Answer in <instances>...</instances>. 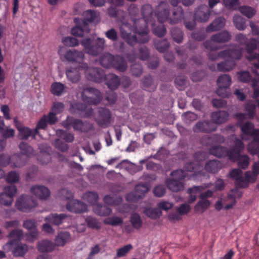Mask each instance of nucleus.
Instances as JSON below:
<instances>
[{
	"label": "nucleus",
	"instance_id": "nucleus-1",
	"mask_svg": "<svg viewBox=\"0 0 259 259\" xmlns=\"http://www.w3.org/2000/svg\"><path fill=\"white\" fill-rule=\"evenodd\" d=\"M143 18L135 19L134 21L135 33L138 35L137 37L135 34H132L124 27H128L127 25H123L120 28V35L122 38L128 45L134 46L137 42L145 44L149 40L148 24L151 22L153 17V9L149 4L143 5L141 8Z\"/></svg>",
	"mask_w": 259,
	"mask_h": 259
},
{
	"label": "nucleus",
	"instance_id": "nucleus-2",
	"mask_svg": "<svg viewBox=\"0 0 259 259\" xmlns=\"http://www.w3.org/2000/svg\"><path fill=\"white\" fill-rule=\"evenodd\" d=\"M225 56L227 59L218 64V69L220 71H229L235 66V60L241 58L242 51L239 47L233 46L229 49L221 51V54Z\"/></svg>",
	"mask_w": 259,
	"mask_h": 259
},
{
	"label": "nucleus",
	"instance_id": "nucleus-3",
	"mask_svg": "<svg viewBox=\"0 0 259 259\" xmlns=\"http://www.w3.org/2000/svg\"><path fill=\"white\" fill-rule=\"evenodd\" d=\"M105 44V39L100 37L96 39L87 38L81 41L85 53L93 56H97L102 52Z\"/></svg>",
	"mask_w": 259,
	"mask_h": 259
},
{
	"label": "nucleus",
	"instance_id": "nucleus-4",
	"mask_svg": "<svg viewBox=\"0 0 259 259\" xmlns=\"http://www.w3.org/2000/svg\"><path fill=\"white\" fill-rule=\"evenodd\" d=\"M19 148L21 154H14L13 159H16L12 166L14 167H20L24 165L27 162V157H30L35 154V152L32 147L24 142H21L19 144Z\"/></svg>",
	"mask_w": 259,
	"mask_h": 259
},
{
	"label": "nucleus",
	"instance_id": "nucleus-5",
	"mask_svg": "<svg viewBox=\"0 0 259 259\" xmlns=\"http://www.w3.org/2000/svg\"><path fill=\"white\" fill-rule=\"evenodd\" d=\"M62 124L67 129L73 127L74 131L82 133H87L92 128V126L89 122H83L80 119L70 116H68L66 119L62 121Z\"/></svg>",
	"mask_w": 259,
	"mask_h": 259
},
{
	"label": "nucleus",
	"instance_id": "nucleus-6",
	"mask_svg": "<svg viewBox=\"0 0 259 259\" xmlns=\"http://www.w3.org/2000/svg\"><path fill=\"white\" fill-rule=\"evenodd\" d=\"M81 95L82 101L90 105H96L102 99V95L100 91L92 87L83 88Z\"/></svg>",
	"mask_w": 259,
	"mask_h": 259
},
{
	"label": "nucleus",
	"instance_id": "nucleus-7",
	"mask_svg": "<svg viewBox=\"0 0 259 259\" xmlns=\"http://www.w3.org/2000/svg\"><path fill=\"white\" fill-rule=\"evenodd\" d=\"M230 33L226 31L223 30L211 36L210 40H207L203 43L204 47L208 50H218V46L214 44L217 43H223L229 41L231 39Z\"/></svg>",
	"mask_w": 259,
	"mask_h": 259
},
{
	"label": "nucleus",
	"instance_id": "nucleus-8",
	"mask_svg": "<svg viewBox=\"0 0 259 259\" xmlns=\"http://www.w3.org/2000/svg\"><path fill=\"white\" fill-rule=\"evenodd\" d=\"M80 67L84 71L85 76L89 80L100 83L105 78L106 74L100 68L89 67L87 63H82Z\"/></svg>",
	"mask_w": 259,
	"mask_h": 259
},
{
	"label": "nucleus",
	"instance_id": "nucleus-9",
	"mask_svg": "<svg viewBox=\"0 0 259 259\" xmlns=\"http://www.w3.org/2000/svg\"><path fill=\"white\" fill-rule=\"evenodd\" d=\"M95 120L99 126L106 128L110 125L112 120V113L109 109L105 107L99 108Z\"/></svg>",
	"mask_w": 259,
	"mask_h": 259
},
{
	"label": "nucleus",
	"instance_id": "nucleus-10",
	"mask_svg": "<svg viewBox=\"0 0 259 259\" xmlns=\"http://www.w3.org/2000/svg\"><path fill=\"white\" fill-rule=\"evenodd\" d=\"M36 205V201L32 197L28 195H21L16 202L17 208L25 212L30 211Z\"/></svg>",
	"mask_w": 259,
	"mask_h": 259
},
{
	"label": "nucleus",
	"instance_id": "nucleus-11",
	"mask_svg": "<svg viewBox=\"0 0 259 259\" xmlns=\"http://www.w3.org/2000/svg\"><path fill=\"white\" fill-rule=\"evenodd\" d=\"M17 191V188L14 185L5 187L4 192L0 194V204L5 206L11 205Z\"/></svg>",
	"mask_w": 259,
	"mask_h": 259
},
{
	"label": "nucleus",
	"instance_id": "nucleus-12",
	"mask_svg": "<svg viewBox=\"0 0 259 259\" xmlns=\"http://www.w3.org/2000/svg\"><path fill=\"white\" fill-rule=\"evenodd\" d=\"M149 190V186L147 183L138 184L135 186V191L128 193L126 197L127 201L135 202L142 198Z\"/></svg>",
	"mask_w": 259,
	"mask_h": 259
},
{
	"label": "nucleus",
	"instance_id": "nucleus-13",
	"mask_svg": "<svg viewBox=\"0 0 259 259\" xmlns=\"http://www.w3.org/2000/svg\"><path fill=\"white\" fill-rule=\"evenodd\" d=\"M244 149V144L241 140L235 138L234 145L229 149H227L226 156L232 161H236L241 155V152Z\"/></svg>",
	"mask_w": 259,
	"mask_h": 259
},
{
	"label": "nucleus",
	"instance_id": "nucleus-14",
	"mask_svg": "<svg viewBox=\"0 0 259 259\" xmlns=\"http://www.w3.org/2000/svg\"><path fill=\"white\" fill-rule=\"evenodd\" d=\"M57 121V117L55 116V114L53 112H50L48 115H44L37 122L36 128L34 129V134L38 135L39 133L38 130L45 129L48 124H54Z\"/></svg>",
	"mask_w": 259,
	"mask_h": 259
},
{
	"label": "nucleus",
	"instance_id": "nucleus-15",
	"mask_svg": "<svg viewBox=\"0 0 259 259\" xmlns=\"http://www.w3.org/2000/svg\"><path fill=\"white\" fill-rule=\"evenodd\" d=\"M66 60L72 62L77 63L78 65H81L82 63H84L83 60L84 59V54L82 51H77L75 49L69 50L66 51L64 55Z\"/></svg>",
	"mask_w": 259,
	"mask_h": 259
},
{
	"label": "nucleus",
	"instance_id": "nucleus-16",
	"mask_svg": "<svg viewBox=\"0 0 259 259\" xmlns=\"http://www.w3.org/2000/svg\"><path fill=\"white\" fill-rule=\"evenodd\" d=\"M155 14L160 23H163L166 21L169 16L168 4L164 2H160L156 8Z\"/></svg>",
	"mask_w": 259,
	"mask_h": 259
},
{
	"label": "nucleus",
	"instance_id": "nucleus-17",
	"mask_svg": "<svg viewBox=\"0 0 259 259\" xmlns=\"http://www.w3.org/2000/svg\"><path fill=\"white\" fill-rule=\"evenodd\" d=\"M217 126L210 121H199L193 126V130L195 133H208L215 131Z\"/></svg>",
	"mask_w": 259,
	"mask_h": 259
},
{
	"label": "nucleus",
	"instance_id": "nucleus-18",
	"mask_svg": "<svg viewBox=\"0 0 259 259\" xmlns=\"http://www.w3.org/2000/svg\"><path fill=\"white\" fill-rule=\"evenodd\" d=\"M66 209L71 212L76 213L84 212L87 210V205L83 202L77 200H70L66 204Z\"/></svg>",
	"mask_w": 259,
	"mask_h": 259
},
{
	"label": "nucleus",
	"instance_id": "nucleus-19",
	"mask_svg": "<svg viewBox=\"0 0 259 259\" xmlns=\"http://www.w3.org/2000/svg\"><path fill=\"white\" fill-rule=\"evenodd\" d=\"M14 122L16 128L19 131L21 139L27 140L30 137L34 138L35 136L37 135V134H34V129L31 130L29 127L21 126L16 117L14 118Z\"/></svg>",
	"mask_w": 259,
	"mask_h": 259
},
{
	"label": "nucleus",
	"instance_id": "nucleus-20",
	"mask_svg": "<svg viewBox=\"0 0 259 259\" xmlns=\"http://www.w3.org/2000/svg\"><path fill=\"white\" fill-rule=\"evenodd\" d=\"M5 249L11 250L15 256H23L28 251V246L26 244L20 242L16 244L12 245L11 246H4Z\"/></svg>",
	"mask_w": 259,
	"mask_h": 259
},
{
	"label": "nucleus",
	"instance_id": "nucleus-21",
	"mask_svg": "<svg viewBox=\"0 0 259 259\" xmlns=\"http://www.w3.org/2000/svg\"><path fill=\"white\" fill-rule=\"evenodd\" d=\"M210 14V11L206 6H201L196 10L194 15V18L199 22H206L209 19Z\"/></svg>",
	"mask_w": 259,
	"mask_h": 259
},
{
	"label": "nucleus",
	"instance_id": "nucleus-22",
	"mask_svg": "<svg viewBox=\"0 0 259 259\" xmlns=\"http://www.w3.org/2000/svg\"><path fill=\"white\" fill-rule=\"evenodd\" d=\"M30 192L40 199H46L50 195V190L46 187L41 185L32 186Z\"/></svg>",
	"mask_w": 259,
	"mask_h": 259
},
{
	"label": "nucleus",
	"instance_id": "nucleus-23",
	"mask_svg": "<svg viewBox=\"0 0 259 259\" xmlns=\"http://www.w3.org/2000/svg\"><path fill=\"white\" fill-rule=\"evenodd\" d=\"M7 237L10 240L5 244V246H11L20 242L23 237V232L21 229H14L9 233Z\"/></svg>",
	"mask_w": 259,
	"mask_h": 259
},
{
	"label": "nucleus",
	"instance_id": "nucleus-24",
	"mask_svg": "<svg viewBox=\"0 0 259 259\" xmlns=\"http://www.w3.org/2000/svg\"><path fill=\"white\" fill-rule=\"evenodd\" d=\"M81 70L83 69L80 67V65L76 67H70L66 71V75L67 79L72 83H76L79 81L80 78Z\"/></svg>",
	"mask_w": 259,
	"mask_h": 259
},
{
	"label": "nucleus",
	"instance_id": "nucleus-25",
	"mask_svg": "<svg viewBox=\"0 0 259 259\" xmlns=\"http://www.w3.org/2000/svg\"><path fill=\"white\" fill-rule=\"evenodd\" d=\"M229 113L225 111H215L210 115L211 122L214 124H220L227 121Z\"/></svg>",
	"mask_w": 259,
	"mask_h": 259
},
{
	"label": "nucleus",
	"instance_id": "nucleus-26",
	"mask_svg": "<svg viewBox=\"0 0 259 259\" xmlns=\"http://www.w3.org/2000/svg\"><path fill=\"white\" fill-rule=\"evenodd\" d=\"M111 67L114 68L119 72H123L127 68V62L122 56L116 55L114 56Z\"/></svg>",
	"mask_w": 259,
	"mask_h": 259
},
{
	"label": "nucleus",
	"instance_id": "nucleus-27",
	"mask_svg": "<svg viewBox=\"0 0 259 259\" xmlns=\"http://www.w3.org/2000/svg\"><path fill=\"white\" fill-rule=\"evenodd\" d=\"M103 80H105L108 87L112 90H116L120 82L119 77L113 73L106 74Z\"/></svg>",
	"mask_w": 259,
	"mask_h": 259
},
{
	"label": "nucleus",
	"instance_id": "nucleus-28",
	"mask_svg": "<svg viewBox=\"0 0 259 259\" xmlns=\"http://www.w3.org/2000/svg\"><path fill=\"white\" fill-rule=\"evenodd\" d=\"M165 184L168 189L172 192H177L183 190L184 185L183 183L174 179H167Z\"/></svg>",
	"mask_w": 259,
	"mask_h": 259
},
{
	"label": "nucleus",
	"instance_id": "nucleus-29",
	"mask_svg": "<svg viewBox=\"0 0 259 259\" xmlns=\"http://www.w3.org/2000/svg\"><path fill=\"white\" fill-rule=\"evenodd\" d=\"M67 215L65 213L58 214L56 213H52L46 217L45 219L46 221L56 226H59L62 223L64 219L66 218Z\"/></svg>",
	"mask_w": 259,
	"mask_h": 259
},
{
	"label": "nucleus",
	"instance_id": "nucleus-30",
	"mask_svg": "<svg viewBox=\"0 0 259 259\" xmlns=\"http://www.w3.org/2000/svg\"><path fill=\"white\" fill-rule=\"evenodd\" d=\"M257 176L252 171H247L244 174V177H242L240 188H245L248 187L250 183H254Z\"/></svg>",
	"mask_w": 259,
	"mask_h": 259
},
{
	"label": "nucleus",
	"instance_id": "nucleus-31",
	"mask_svg": "<svg viewBox=\"0 0 259 259\" xmlns=\"http://www.w3.org/2000/svg\"><path fill=\"white\" fill-rule=\"evenodd\" d=\"M225 25V20L222 17L216 18L206 28L207 32L216 31L222 29Z\"/></svg>",
	"mask_w": 259,
	"mask_h": 259
},
{
	"label": "nucleus",
	"instance_id": "nucleus-32",
	"mask_svg": "<svg viewBox=\"0 0 259 259\" xmlns=\"http://www.w3.org/2000/svg\"><path fill=\"white\" fill-rule=\"evenodd\" d=\"M142 87L144 90L151 92L156 90L157 84L153 82V78L149 75L143 78L142 81Z\"/></svg>",
	"mask_w": 259,
	"mask_h": 259
},
{
	"label": "nucleus",
	"instance_id": "nucleus-33",
	"mask_svg": "<svg viewBox=\"0 0 259 259\" xmlns=\"http://www.w3.org/2000/svg\"><path fill=\"white\" fill-rule=\"evenodd\" d=\"M222 168L221 163L217 160H209L205 165V170L211 174L218 172Z\"/></svg>",
	"mask_w": 259,
	"mask_h": 259
},
{
	"label": "nucleus",
	"instance_id": "nucleus-34",
	"mask_svg": "<svg viewBox=\"0 0 259 259\" xmlns=\"http://www.w3.org/2000/svg\"><path fill=\"white\" fill-rule=\"evenodd\" d=\"M93 210L96 214L101 217L108 216L112 213L110 207L99 203L93 206Z\"/></svg>",
	"mask_w": 259,
	"mask_h": 259
},
{
	"label": "nucleus",
	"instance_id": "nucleus-35",
	"mask_svg": "<svg viewBox=\"0 0 259 259\" xmlns=\"http://www.w3.org/2000/svg\"><path fill=\"white\" fill-rule=\"evenodd\" d=\"M55 248L54 244L51 241L44 240L37 243V249L41 252H49L52 251Z\"/></svg>",
	"mask_w": 259,
	"mask_h": 259
},
{
	"label": "nucleus",
	"instance_id": "nucleus-36",
	"mask_svg": "<svg viewBox=\"0 0 259 259\" xmlns=\"http://www.w3.org/2000/svg\"><path fill=\"white\" fill-rule=\"evenodd\" d=\"M83 20H81V25L87 27L89 22H93L98 17L97 13L94 10H89L83 13Z\"/></svg>",
	"mask_w": 259,
	"mask_h": 259
},
{
	"label": "nucleus",
	"instance_id": "nucleus-37",
	"mask_svg": "<svg viewBox=\"0 0 259 259\" xmlns=\"http://www.w3.org/2000/svg\"><path fill=\"white\" fill-rule=\"evenodd\" d=\"M231 179L235 180L236 187L240 188L243 177V171L239 168H234L229 173Z\"/></svg>",
	"mask_w": 259,
	"mask_h": 259
},
{
	"label": "nucleus",
	"instance_id": "nucleus-38",
	"mask_svg": "<svg viewBox=\"0 0 259 259\" xmlns=\"http://www.w3.org/2000/svg\"><path fill=\"white\" fill-rule=\"evenodd\" d=\"M184 18V12L182 7H177L173 10L172 17L169 19L170 24H177Z\"/></svg>",
	"mask_w": 259,
	"mask_h": 259
},
{
	"label": "nucleus",
	"instance_id": "nucleus-39",
	"mask_svg": "<svg viewBox=\"0 0 259 259\" xmlns=\"http://www.w3.org/2000/svg\"><path fill=\"white\" fill-rule=\"evenodd\" d=\"M202 153L201 152H196L194 154V158L197 161V162L191 161L187 163L184 166L185 170L191 172L194 171L195 169L197 168L199 161L202 160V158L200 157Z\"/></svg>",
	"mask_w": 259,
	"mask_h": 259
},
{
	"label": "nucleus",
	"instance_id": "nucleus-40",
	"mask_svg": "<svg viewBox=\"0 0 259 259\" xmlns=\"http://www.w3.org/2000/svg\"><path fill=\"white\" fill-rule=\"evenodd\" d=\"M70 239V234L67 232H62L55 239V244L58 246H63Z\"/></svg>",
	"mask_w": 259,
	"mask_h": 259
},
{
	"label": "nucleus",
	"instance_id": "nucleus-41",
	"mask_svg": "<svg viewBox=\"0 0 259 259\" xmlns=\"http://www.w3.org/2000/svg\"><path fill=\"white\" fill-rule=\"evenodd\" d=\"M239 126L242 134L246 136H250L253 131L255 130L254 124L250 121L240 123L239 124Z\"/></svg>",
	"mask_w": 259,
	"mask_h": 259
},
{
	"label": "nucleus",
	"instance_id": "nucleus-42",
	"mask_svg": "<svg viewBox=\"0 0 259 259\" xmlns=\"http://www.w3.org/2000/svg\"><path fill=\"white\" fill-rule=\"evenodd\" d=\"M66 88L64 84L60 82H54L51 85V92L55 96H60L64 93Z\"/></svg>",
	"mask_w": 259,
	"mask_h": 259
},
{
	"label": "nucleus",
	"instance_id": "nucleus-43",
	"mask_svg": "<svg viewBox=\"0 0 259 259\" xmlns=\"http://www.w3.org/2000/svg\"><path fill=\"white\" fill-rule=\"evenodd\" d=\"M210 153L219 158L225 157L227 153V148L221 145L214 146L210 149Z\"/></svg>",
	"mask_w": 259,
	"mask_h": 259
},
{
	"label": "nucleus",
	"instance_id": "nucleus-44",
	"mask_svg": "<svg viewBox=\"0 0 259 259\" xmlns=\"http://www.w3.org/2000/svg\"><path fill=\"white\" fill-rule=\"evenodd\" d=\"M114 56L110 53H106L100 58L101 65L105 68H110L112 66Z\"/></svg>",
	"mask_w": 259,
	"mask_h": 259
},
{
	"label": "nucleus",
	"instance_id": "nucleus-45",
	"mask_svg": "<svg viewBox=\"0 0 259 259\" xmlns=\"http://www.w3.org/2000/svg\"><path fill=\"white\" fill-rule=\"evenodd\" d=\"M130 222L132 227L136 230H140L143 225L141 216L136 212H134L131 215Z\"/></svg>",
	"mask_w": 259,
	"mask_h": 259
},
{
	"label": "nucleus",
	"instance_id": "nucleus-46",
	"mask_svg": "<svg viewBox=\"0 0 259 259\" xmlns=\"http://www.w3.org/2000/svg\"><path fill=\"white\" fill-rule=\"evenodd\" d=\"M154 45L156 50L160 53L165 52L169 47V44L166 39L155 40Z\"/></svg>",
	"mask_w": 259,
	"mask_h": 259
},
{
	"label": "nucleus",
	"instance_id": "nucleus-47",
	"mask_svg": "<svg viewBox=\"0 0 259 259\" xmlns=\"http://www.w3.org/2000/svg\"><path fill=\"white\" fill-rule=\"evenodd\" d=\"M170 31L172 39L178 44L181 43L184 37V33L182 30L179 28L174 27Z\"/></svg>",
	"mask_w": 259,
	"mask_h": 259
},
{
	"label": "nucleus",
	"instance_id": "nucleus-48",
	"mask_svg": "<svg viewBox=\"0 0 259 259\" xmlns=\"http://www.w3.org/2000/svg\"><path fill=\"white\" fill-rule=\"evenodd\" d=\"M145 214L151 219H157L162 215L161 211L158 208H148L144 210Z\"/></svg>",
	"mask_w": 259,
	"mask_h": 259
},
{
	"label": "nucleus",
	"instance_id": "nucleus-49",
	"mask_svg": "<svg viewBox=\"0 0 259 259\" xmlns=\"http://www.w3.org/2000/svg\"><path fill=\"white\" fill-rule=\"evenodd\" d=\"M23 227L29 230H32V231L31 233V236L34 238H36L37 237L38 233L34 221L31 220L25 221L23 223Z\"/></svg>",
	"mask_w": 259,
	"mask_h": 259
},
{
	"label": "nucleus",
	"instance_id": "nucleus-50",
	"mask_svg": "<svg viewBox=\"0 0 259 259\" xmlns=\"http://www.w3.org/2000/svg\"><path fill=\"white\" fill-rule=\"evenodd\" d=\"M231 83V78L227 74L220 75L217 80L218 85L229 88Z\"/></svg>",
	"mask_w": 259,
	"mask_h": 259
},
{
	"label": "nucleus",
	"instance_id": "nucleus-51",
	"mask_svg": "<svg viewBox=\"0 0 259 259\" xmlns=\"http://www.w3.org/2000/svg\"><path fill=\"white\" fill-rule=\"evenodd\" d=\"M233 23L236 28L239 30H243L246 28V21L240 16L235 15L233 18Z\"/></svg>",
	"mask_w": 259,
	"mask_h": 259
},
{
	"label": "nucleus",
	"instance_id": "nucleus-52",
	"mask_svg": "<svg viewBox=\"0 0 259 259\" xmlns=\"http://www.w3.org/2000/svg\"><path fill=\"white\" fill-rule=\"evenodd\" d=\"M239 11L242 14L248 18H252L256 13V10L254 8L246 6L240 7Z\"/></svg>",
	"mask_w": 259,
	"mask_h": 259
},
{
	"label": "nucleus",
	"instance_id": "nucleus-53",
	"mask_svg": "<svg viewBox=\"0 0 259 259\" xmlns=\"http://www.w3.org/2000/svg\"><path fill=\"white\" fill-rule=\"evenodd\" d=\"M84 199L93 206L97 204L99 196L97 193L95 192H89L84 195Z\"/></svg>",
	"mask_w": 259,
	"mask_h": 259
},
{
	"label": "nucleus",
	"instance_id": "nucleus-54",
	"mask_svg": "<svg viewBox=\"0 0 259 259\" xmlns=\"http://www.w3.org/2000/svg\"><path fill=\"white\" fill-rule=\"evenodd\" d=\"M258 44V39H256L255 38H251L249 42L247 41L246 43V50L249 54L247 56V59L249 56L254 54L252 53V52L257 48Z\"/></svg>",
	"mask_w": 259,
	"mask_h": 259
},
{
	"label": "nucleus",
	"instance_id": "nucleus-55",
	"mask_svg": "<svg viewBox=\"0 0 259 259\" xmlns=\"http://www.w3.org/2000/svg\"><path fill=\"white\" fill-rule=\"evenodd\" d=\"M104 223L106 225H109L113 226L120 225L123 223L122 218L118 217H113L105 219Z\"/></svg>",
	"mask_w": 259,
	"mask_h": 259
},
{
	"label": "nucleus",
	"instance_id": "nucleus-56",
	"mask_svg": "<svg viewBox=\"0 0 259 259\" xmlns=\"http://www.w3.org/2000/svg\"><path fill=\"white\" fill-rule=\"evenodd\" d=\"M237 161L238 166L243 169H246L249 164V157L247 155H241Z\"/></svg>",
	"mask_w": 259,
	"mask_h": 259
},
{
	"label": "nucleus",
	"instance_id": "nucleus-57",
	"mask_svg": "<svg viewBox=\"0 0 259 259\" xmlns=\"http://www.w3.org/2000/svg\"><path fill=\"white\" fill-rule=\"evenodd\" d=\"M62 42L65 46L68 47L76 46L79 44L78 40L72 36L64 37L62 39Z\"/></svg>",
	"mask_w": 259,
	"mask_h": 259
},
{
	"label": "nucleus",
	"instance_id": "nucleus-58",
	"mask_svg": "<svg viewBox=\"0 0 259 259\" xmlns=\"http://www.w3.org/2000/svg\"><path fill=\"white\" fill-rule=\"evenodd\" d=\"M85 222L89 228L96 229L97 230H98L101 228L100 223L98 222L96 219L93 217H88L85 219Z\"/></svg>",
	"mask_w": 259,
	"mask_h": 259
},
{
	"label": "nucleus",
	"instance_id": "nucleus-59",
	"mask_svg": "<svg viewBox=\"0 0 259 259\" xmlns=\"http://www.w3.org/2000/svg\"><path fill=\"white\" fill-rule=\"evenodd\" d=\"M171 176L177 179V180L179 181L184 180L187 177L188 175L186 170L180 169L172 171L171 172Z\"/></svg>",
	"mask_w": 259,
	"mask_h": 259
},
{
	"label": "nucleus",
	"instance_id": "nucleus-60",
	"mask_svg": "<svg viewBox=\"0 0 259 259\" xmlns=\"http://www.w3.org/2000/svg\"><path fill=\"white\" fill-rule=\"evenodd\" d=\"M206 34L203 29L195 31L192 33L191 37L196 40L202 41L206 38Z\"/></svg>",
	"mask_w": 259,
	"mask_h": 259
},
{
	"label": "nucleus",
	"instance_id": "nucleus-61",
	"mask_svg": "<svg viewBox=\"0 0 259 259\" xmlns=\"http://www.w3.org/2000/svg\"><path fill=\"white\" fill-rule=\"evenodd\" d=\"M133 248L131 244H127L117 250L116 257H121L125 256L127 253Z\"/></svg>",
	"mask_w": 259,
	"mask_h": 259
},
{
	"label": "nucleus",
	"instance_id": "nucleus-62",
	"mask_svg": "<svg viewBox=\"0 0 259 259\" xmlns=\"http://www.w3.org/2000/svg\"><path fill=\"white\" fill-rule=\"evenodd\" d=\"M105 35L108 39L113 42L117 41L118 40V34L114 28H111L107 30L105 33Z\"/></svg>",
	"mask_w": 259,
	"mask_h": 259
},
{
	"label": "nucleus",
	"instance_id": "nucleus-63",
	"mask_svg": "<svg viewBox=\"0 0 259 259\" xmlns=\"http://www.w3.org/2000/svg\"><path fill=\"white\" fill-rule=\"evenodd\" d=\"M153 33L157 36L162 37L165 35L166 29L163 25L156 26L153 28Z\"/></svg>",
	"mask_w": 259,
	"mask_h": 259
},
{
	"label": "nucleus",
	"instance_id": "nucleus-64",
	"mask_svg": "<svg viewBox=\"0 0 259 259\" xmlns=\"http://www.w3.org/2000/svg\"><path fill=\"white\" fill-rule=\"evenodd\" d=\"M175 82L179 90H183L186 85L187 80L185 76H179L176 78Z\"/></svg>",
	"mask_w": 259,
	"mask_h": 259
}]
</instances>
